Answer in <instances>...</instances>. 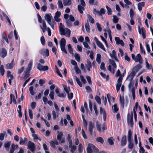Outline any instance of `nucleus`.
I'll return each instance as SVG.
<instances>
[{"label": "nucleus", "instance_id": "20e7f679", "mask_svg": "<svg viewBox=\"0 0 153 153\" xmlns=\"http://www.w3.org/2000/svg\"><path fill=\"white\" fill-rule=\"evenodd\" d=\"M33 62V61L32 60H30L29 61L28 65L27 67L26 68L25 72L26 74L25 75V77H26V78L28 77L29 75V73H30L32 68Z\"/></svg>", "mask_w": 153, "mask_h": 153}, {"label": "nucleus", "instance_id": "603ef678", "mask_svg": "<svg viewBox=\"0 0 153 153\" xmlns=\"http://www.w3.org/2000/svg\"><path fill=\"white\" fill-rule=\"evenodd\" d=\"M28 112H29V115L30 118L31 119H33V112H32V110L31 109H29L28 110Z\"/></svg>", "mask_w": 153, "mask_h": 153}, {"label": "nucleus", "instance_id": "6ab92c4d", "mask_svg": "<svg viewBox=\"0 0 153 153\" xmlns=\"http://www.w3.org/2000/svg\"><path fill=\"white\" fill-rule=\"evenodd\" d=\"M19 143L20 145H24L25 144H26L27 142V139L25 137L23 139L21 137Z\"/></svg>", "mask_w": 153, "mask_h": 153}, {"label": "nucleus", "instance_id": "e2e57ef3", "mask_svg": "<svg viewBox=\"0 0 153 153\" xmlns=\"http://www.w3.org/2000/svg\"><path fill=\"white\" fill-rule=\"evenodd\" d=\"M14 144H12L11 146V147L10 150V153H13L15 149H16L14 147Z\"/></svg>", "mask_w": 153, "mask_h": 153}, {"label": "nucleus", "instance_id": "72a5a7b5", "mask_svg": "<svg viewBox=\"0 0 153 153\" xmlns=\"http://www.w3.org/2000/svg\"><path fill=\"white\" fill-rule=\"evenodd\" d=\"M132 134L131 132V130H129L128 131V141H131Z\"/></svg>", "mask_w": 153, "mask_h": 153}, {"label": "nucleus", "instance_id": "f704fd0d", "mask_svg": "<svg viewBox=\"0 0 153 153\" xmlns=\"http://www.w3.org/2000/svg\"><path fill=\"white\" fill-rule=\"evenodd\" d=\"M58 134L57 136V138L59 141H60L61 140L62 137L63 135V134L62 132H59V131L57 132Z\"/></svg>", "mask_w": 153, "mask_h": 153}, {"label": "nucleus", "instance_id": "f3484780", "mask_svg": "<svg viewBox=\"0 0 153 153\" xmlns=\"http://www.w3.org/2000/svg\"><path fill=\"white\" fill-rule=\"evenodd\" d=\"M14 65V59H13L10 63H8L6 64V67L7 69H12Z\"/></svg>", "mask_w": 153, "mask_h": 153}, {"label": "nucleus", "instance_id": "cd10ccee", "mask_svg": "<svg viewBox=\"0 0 153 153\" xmlns=\"http://www.w3.org/2000/svg\"><path fill=\"white\" fill-rule=\"evenodd\" d=\"M74 79H75L78 85L80 87H82V84L80 82L79 79L75 76H74Z\"/></svg>", "mask_w": 153, "mask_h": 153}, {"label": "nucleus", "instance_id": "a19ab883", "mask_svg": "<svg viewBox=\"0 0 153 153\" xmlns=\"http://www.w3.org/2000/svg\"><path fill=\"white\" fill-rule=\"evenodd\" d=\"M96 140L100 143L102 144L104 143V141L103 138L101 137H99L96 138Z\"/></svg>", "mask_w": 153, "mask_h": 153}, {"label": "nucleus", "instance_id": "69168bd1", "mask_svg": "<svg viewBox=\"0 0 153 153\" xmlns=\"http://www.w3.org/2000/svg\"><path fill=\"white\" fill-rule=\"evenodd\" d=\"M68 50L70 53H72L73 52V49L71 47V44H69L68 45Z\"/></svg>", "mask_w": 153, "mask_h": 153}, {"label": "nucleus", "instance_id": "5701e85b", "mask_svg": "<svg viewBox=\"0 0 153 153\" xmlns=\"http://www.w3.org/2000/svg\"><path fill=\"white\" fill-rule=\"evenodd\" d=\"M84 7L82 6L81 5H79L77 6L78 10L81 14L83 13V11L85 10V8Z\"/></svg>", "mask_w": 153, "mask_h": 153}, {"label": "nucleus", "instance_id": "2eb2a0df", "mask_svg": "<svg viewBox=\"0 0 153 153\" xmlns=\"http://www.w3.org/2000/svg\"><path fill=\"white\" fill-rule=\"evenodd\" d=\"M11 144V141L6 142L4 144V146L5 148L6 151H8L9 150V147Z\"/></svg>", "mask_w": 153, "mask_h": 153}, {"label": "nucleus", "instance_id": "774afa93", "mask_svg": "<svg viewBox=\"0 0 153 153\" xmlns=\"http://www.w3.org/2000/svg\"><path fill=\"white\" fill-rule=\"evenodd\" d=\"M80 78L81 79V81L82 82V83L84 84L86 82V80L85 78L84 77V76L82 75H81L80 76Z\"/></svg>", "mask_w": 153, "mask_h": 153}, {"label": "nucleus", "instance_id": "13d9d810", "mask_svg": "<svg viewBox=\"0 0 153 153\" xmlns=\"http://www.w3.org/2000/svg\"><path fill=\"white\" fill-rule=\"evenodd\" d=\"M54 92L53 91H51L49 94V96L51 99L53 100L54 99Z\"/></svg>", "mask_w": 153, "mask_h": 153}, {"label": "nucleus", "instance_id": "37998d69", "mask_svg": "<svg viewBox=\"0 0 153 153\" xmlns=\"http://www.w3.org/2000/svg\"><path fill=\"white\" fill-rule=\"evenodd\" d=\"M58 8L60 9H62L63 7V6L62 3V1L59 0L58 1Z\"/></svg>", "mask_w": 153, "mask_h": 153}, {"label": "nucleus", "instance_id": "c03bdc74", "mask_svg": "<svg viewBox=\"0 0 153 153\" xmlns=\"http://www.w3.org/2000/svg\"><path fill=\"white\" fill-rule=\"evenodd\" d=\"M74 69L76 71V74H81V71L79 69V68L77 66L75 67L74 68Z\"/></svg>", "mask_w": 153, "mask_h": 153}, {"label": "nucleus", "instance_id": "7c9ffc66", "mask_svg": "<svg viewBox=\"0 0 153 153\" xmlns=\"http://www.w3.org/2000/svg\"><path fill=\"white\" fill-rule=\"evenodd\" d=\"M69 147L71 149L70 152L71 153H74V151L77 148L76 146L75 145L69 146Z\"/></svg>", "mask_w": 153, "mask_h": 153}, {"label": "nucleus", "instance_id": "864d4df0", "mask_svg": "<svg viewBox=\"0 0 153 153\" xmlns=\"http://www.w3.org/2000/svg\"><path fill=\"white\" fill-rule=\"evenodd\" d=\"M105 7L108 11V14L109 15L111 14L112 13L111 9L107 5H106Z\"/></svg>", "mask_w": 153, "mask_h": 153}, {"label": "nucleus", "instance_id": "bb28decb", "mask_svg": "<svg viewBox=\"0 0 153 153\" xmlns=\"http://www.w3.org/2000/svg\"><path fill=\"white\" fill-rule=\"evenodd\" d=\"M4 137H7V134L5 131H4L3 133L0 134V140H3Z\"/></svg>", "mask_w": 153, "mask_h": 153}, {"label": "nucleus", "instance_id": "052dcab7", "mask_svg": "<svg viewBox=\"0 0 153 153\" xmlns=\"http://www.w3.org/2000/svg\"><path fill=\"white\" fill-rule=\"evenodd\" d=\"M105 63L104 62H102L101 63L100 66V68L101 70H103L104 71H106V68L105 67Z\"/></svg>", "mask_w": 153, "mask_h": 153}, {"label": "nucleus", "instance_id": "473e14b6", "mask_svg": "<svg viewBox=\"0 0 153 153\" xmlns=\"http://www.w3.org/2000/svg\"><path fill=\"white\" fill-rule=\"evenodd\" d=\"M114 140L113 138L112 137H111L110 138H108L107 140L108 143L109 144L111 145H113L114 144Z\"/></svg>", "mask_w": 153, "mask_h": 153}, {"label": "nucleus", "instance_id": "6e6d98bb", "mask_svg": "<svg viewBox=\"0 0 153 153\" xmlns=\"http://www.w3.org/2000/svg\"><path fill=\"white\" fill-rule=\"evenodd\" d=\"M107 97L108 99V100L109 102H110V100L112 99L113 100V102H114L115 101V98L113 97H111L110 95L109 94H108L107 95Z\"/></svg>", "mask_w": 153, "mask_h": 153}, {"label": "nucleus", "instance_id": "ea45409f", "mask_svg": "<svg viewBox=\"0 0 153 153\" xmlns=\"http://www.w3.org/2000/svg\"><path fill=\"white\" fill-rule=\"evenodd\" d=\"M110 63L112 65L114 68H117V65L115 62L112 59H109Z\"/></svg>", "mask_w": 153, "mask_h": 153}, {"label": "nucleus", "instance_id": "9d476101", "mask_svg": "<svg viewBox=\"0 0 153 153\" xmlns=\"http://www.w3.org/2000/svg\"><path fill=\"white\" fill-rule=\"evenodd\" d=\"M135 61L136 62H139L140 64L142 63L143 59L140 53L138 54L135 57Z\"/></svg>", "mask_w": 153, "mask_h": 153}, {"label": "nucleus", "instance_id": "f03ea898", "mask_svg": "<svg viewBox=\"0 0 153 153\" xmlns=\"http://www.w3.org/2000/svg\"><path fill=\"white\" fill-rule=\"evenodd\" d=\"M87 151L88 153H92V151L95 153H99V151L98 149L93 145L91 144H89L87 148Z\"/></svg>", "mask_w": 153, "mask_h": 153}, {"label": "nucleus", "instance_id": "bf43d9fd", "mask_svg": "<svg viewBox=\"0 0 153 153\" xmlns=\"http://www.w3.org/2000/svg\"><path fill=\"white\" fill-rule=\"evenodd\" d=\"M29 91L31 95H33L34 94V93L33 91V86H30V87Z\"/></svg>", "mask_w": 153, "mask_h": 153}, {"label": "nucleus", "instance_id": "1a4fd4ad", "mask_svg": "<svg viewBox=\"0 0 153 153\" xmlns=\"http://www.w3.org/2000/svg\"><path fill=\"white\" fill-rule=\"evenodd\" d=\"M7 55V52L6 49L4 48L0 49V56L4 58Z\"/></svg>", "mask_w": 153, "mask_h": 153}, {"label": "nucleus", "instance_id": "0e129e2a", "mask_svg": "<svg viewBox=\"0 0 153 153\" xmlns=\"http://www.w3.org/2000/svg\"><path fill=\"white\" fill-rule=\"evenodd\" d=\"M40 40L42 44L43 45H45V40L44 37L43 36H42L41 37Z\"/></svg>", "mask_w": 153, "mask_h": 153}, {"label": "nucleus", "instance_id": "aec40b11", "mask_svg": "<svg viewBox=\"0 0 153 153\" xmlns=\"http://www.w3.org/2000/svg\"><path fill=\"white\" fill-rule=\"evenodd\" d=\"M120 102L122 107L123 108L124 107V98L123 97H121L120 95Z\"/></svg>", "mask_w": 153, "mask_h": 153}, {"label": "nucleus", "instance_id": "2f4dec72", "mask_svg": "<svg viewBox=\"0 0 153 153\" xmlns=\"http://www.w3.org/2000/svg\"><path fill=\"white\" fill-rule=\"evenodd\" d=\"M97 44L99 47L104 50V51H106L103 45L100 41L97 43Z\"/></svg>", "mask_w": 153, "mask_h": 153}, {"label": "nucleus", "instance_id": "7ed1b4c3", "mask_svg": "<svg viewBox=\"0 0 153 153\" xmlns=\"http://www.w3.org/2000/svg\"><path fill=\"white\" fill-rule=\"evenodd\" d=\"M127 121L128 125L131 126V127H132L133 125V114L132 111L130 115L128 113L127 117Z\"/></svg>", "mask_w": 153, "mask_h": 153}, {"label": "nucleus", "instance_id": "4d7b16f0", "mask_svg": "<svg viewBox=\"0 0 153 153\" xmlns=\"http://www.w3.org/2000/svg\"><path fill=\"white\" fill-rule=\"evenodd\" d=\"M119 19L116 16H113V22L114 23H116L118 22Z\"/></svg>", "mask_w": 153, "mask_h": 153}, {"label": "nucleus", "instance_id": "a18cd8bd", "mask_svg": "<svg viewBox=\"0 0 153 153\" xmlns=\"http://www.w3.org/2000/svg\"><path fill=\"white\" fill-rule=\"evenodd\" d=\"M129 15L131 19H133L134 16V13L133 10L132 8L130 9L129 11Z\"/></svg>", "mask_w": 153, "mask_h": 153}, {"label": "nucleus", "instance_id": "09e8293b", "mask_svg": "<svg viewBox=\"0 0 153 153\" xmlns=\"http://www.w3.org/2000/svg\"><path fill=\"white\" fill-rule=\"evenodd\" d=\"M138 31H139V33L140 34H141V32H142V33H146V32L145 30L144 27L141 28V30H140V27H138Z\"/></svg>", "mask_w": 153, "mask_h": 153}, {"label": "nucleus", "instance_id": "c85d7f7f", "mask_svg": "<svg viewBox=\"0 0 153 153\" xmlns=\"http://www.w3.org/2000/svg\"><path fill=\"white\" fill-rule=\"evenodd\" d=\"M63 87L64 88V91L66 92L67 94H68V93L70 91V89L69 87H67L66 85H64L63 84L62 85Z\"/></svg>", "mask_w": 153, "mask_h": 153}, {"label": "nucleus", "instance_id": "e433bc0d", "mask_svg": "<svg viewBox=\"0 0 153 153\" xmlns=\"http://www.w3.org/2000/svg\"><path fill=\"white\" fill-rule=\"evenodd\" d=\"M112 109L114 113L117 112L118 110V108L117 107V105L116 104H115L113 107H112Z\"/></svg>", "mask_w": 153, "mask_h": 153}, {"label": "nucleus", "instance_id": "58836bf2", "mask_svg": "<svg viewBox=\"0 0 153 153\" xmlns=\"http://www.w3.org/2000/svg\"><path fill=\"white\" fill-rule=\"evenodd\" d=\"M79 153H81L83 150V146L81 143L79 144L78 148Z\"/></svg>", "mask_w": 153, "mask_h": 153}, {"label": "nucleus", "instance_id": "39448f33", "mask_svg": "<svg viewBox=\"0 0 153 153\" xmlns=\"http://www.w3.org/2000/svg\"><path fill=\"white\" fill-rule=\"evenodd\" d=\"M27 146V148L32 152L34 153L36 149L34 143L32 142L31 141H29L28 142Z\"/></svg>", "mask_w": 153, "mask_h": 153}, {"label": "nucleus", "instance_id": "ddd939ff", "mask_svg": "<svg viewBox=\"0 0 153 153\" xmlns=\"http://www.w3.org/2000/svg\"><path fill=\"white\" fill-rule=\"evenodd\" d=\"M50 143L51 146L55 149H56L55 145H59V143L56 140L54 141H51L50 142Z\"/></svg>", "mask_w": 153, "mask_h": 153}, {"label": "nucleus", "instance_id": "4be33fe9", "mask_svg": "<svg viewBox=\"0 0 153 153\" xmlns=\"http://www.w3.org/2000/svg\"><path fill=\"white\" fill-rule=\"evenodd\" d=\"M60 47L62 46H65L66 41V40L64 38H62L61 39V40L59 41Z\"/></svg>", "mask_w": 153, "mask_h": 153}, {"label": "nucleus", "instance_id": "4c0bfd02", "mask_svg": "<svg viewBox=\"0 0 153 153\" xmlns=\"http://www.w3.org/2000/svg\"><path fill=\"white\" fill-rule=\"evenodd\" d=\"M85 28L86 31L88 33H89L90 30V26L89 24L88 23V22L87 21V23H86L85 24Z\"/></svg>", "mask_w": 153, "mask_h": 153}, {"label": "nucleus", "instance_id": "f257e3e1", "mask_svg": "<svg viewBox=\"0 0 153 153\" xmlns=\"http://www.w3.org/2000/svg\"><path fill=\"white\" fill-rule=\"evenodd\" d=\"M59 30L61 35H65L66 34V36L69 37L71 33L70 30L68 28H65L64 25L62 23L59 24Z\"/></svg>", "mask_w": 153, "mask_h": 153}, {"label": "nucleus", "instance_id": "a878e982", "mask_svg": "<svg viewBox=\"0 0 153 153\" xmlns=\"http://www.w3.org/2000/svg\"><path fill=\"white\" fill-rule=\"evenodd\" d=\"M101 59V55L99 53H98L97 55V58H96V61L98 64H100Z\"/></svg>", "mask_w": 153, "mask_h": 153}, {"label": "nucleus", "instance_id": "8fccbe9b", "mask_svg": "<svg viewBox=\"0 0 153 153\" xmlns=\"http://www.w3.org/2000/svg\"><path fill=\"white\" fill-rule=\"evenodd\" d=\"M128 147L130 149H132L134 146L133 143L131 141H128Z\"/></svg>", "mask_w": 153, "mask_h": 153}, {"label": "nucleus", "instance_id": "f8f14e48", "mask_svg": "<svg viewBox=\"0 0 153 153\" xmlns=\"http://www.w3.org/2000/svg\"><path fill=\"white\" fill-rule=\"evenodd\" d=\"M126 135H124L122 137L121 139L120 145L121 146H123L126 145Z\"/></svg>", "mask_w": 153, "mask_h": 153}, {"label": "nucleus", "instance_id": "dca6fc26", "mask_svg": "<svg viewBox=\"0 0 153 153\" xmlns=\"http://www.w3.org/2000/svg\"><path fill=\"white\" fill-rule=\"evenodd\" d=\"M145 6V2H139L137 4V8L139 11H141L142 9V7Z\"/></svg>", "mask_w": 153, "mask_h": 153}, {"label": "nucleus", "instance_id": "79ce46f5", "mask_svg": "<svg viewBox=\"0 0 153 153\" xmlns=\"http://www.w3.org/2000/svg\"><path fill=\"white\" fill-rule=\"evenodd\" d=\"M74 57L76 60L77 62H79L80 61V57L79 54L77 53H75L74 54Z\"/></svg>", "mask_w": 153, "mask_h": 153}, {"label": "nucleus", "instance_id": "49530a36", "mask_svg": "<svg viewBox=\"0 0 153 153\" xmlns=\"http://www.w3.org/2000/svg\"><path fill=\"white\" fill-rule=\"evenodd\" d=\"M100 74L103 78H105L106 80H108V79L109 78L108 75H106L105 74L102 72H101L100 73Z\"/></svg>", "mask_w": 153, "mask_h": 153}, {"label": "nucleus", "instance_id": "412c9836", "mask_svg": "<svg viewBox=\"0 0 153 153\" xmlns=\"http://www.w3.org/2000/svg\"><path fill=\"white\" fill-rule=\"evenodd\" d=\"M142 68V66L140 64H138L134 67L133 69V70L136 73H137L138 71Z\"/></svg>", "mask_w": 153, "mask_h": 153}, {"label": "nucleus", "instance_id": "6e6552de", "mask_svg": "<svg viewBox=\"0 0 153 153\" xmlns=\"http://www.w3.org/2000/svg\"><path fill=\"white\" fill-rule=\"evenodd\" d=\"M61 15V13L60 11H57L55 13V15L54 16L55 20L56 22H59L60 21V19L59 17Z\"/></svg>", "mask_w": 153, "mask_h": 153}, {"label": "nucleus", "instance_id": "de8ad7c7", "mask_svg": "<svg viewBox=\"0 0 153 153\" xmlns=\"http://www.w3.org/2000/svg\"><path fill=\"white\" fill-rule=\"evenodd\" d=\"M0 71L1 75L2 76L4 74V66L3 65H1Z\"/></svg>", "mask_w": 153, "mask_h": 153}, {"label": "nucleus", "instance_id": "423d86ee", "mask_svg": "<svg viewBox=\"0 0 153 153\" xmlns=\"http://www.w3.org/2000/svg\"><path fill=\"white\" fill-rule=\"evenodd\" d=\"M45 19L47 21L48 24L51 22V21L53 19L51 13H46L44 16Z\"/></svg>", "mask_w": 153, "mask_h": 153}, {"label": "nucleus", "instance_id": "393cba45", "mask_svg": "<svg viewBox=\"0 0 153 153\" xmlns=\"http://www.w3.org/2000/svg\"><path fill=\"white\" fill-rule=\"evenodd\" d=\"M128 80L130 81V83L129 84L128 87L129 90H131H131L132 89V88H134V87H133V86L134 84V82L132 80Z\"/></svg>", "mask_w": 153, "mask_h": 153}, {"label": "nucleus", "instance_id": "c756f323", "mask_svg": "<svg viewBox=\"0 0 153 153\" xmlns=\"http://www.w3.org/2000/svg\"><path fill=\"white\" fill-rule=\"evenodd\" d=\"M87 16L89 22L91 23L94 24V20L92 18L91 16L89 14H87Z\"/></svg>", "mask_w": 153, "mask_h": 153}, {"label": "nucleus", "instance_id": "b1692460", "mask_svg": "<svg viewBox=\"0 0 153 153\" xmlns=\"http://www.w3.org/2000/svg\"><path fill=\"white\" fill-rule=\"evenodd\" d=\"M71 0H63V3L64 6H69L71 4Z\"/></svg>", "mask_w": 153, "mask_h": 153}, {"label": "nucleus", "instance_id": "3c124183", "mask_svg": "<svg viewBox=\"0 0 153 153\" xmlns=\"http://www.w3.org/2000/svg\"><path fill=\"white\" fill-rule=\"evenodd\" d=\"M2 37L6 41V42L8 43V40L7 38V35L5 33H4L2 34Z\"/></svg>", "mask_w": 153, "mask_h": 153}, {"label": "nucleus", "instance_id": "9b49d317", "mask_svg": "<svg viewBox=\"0 0 153 153\" xmlns=\"http://www.w3.org/2000/svg\"><path fill=\"white\" fill-rule=\"evenodd\" d=\"M115 39L117 44H120L122 46H124L125 44L124 42L122 40L120 39L119 37H115Z\"/></svg>", "mask_w": 153, "mask_h": 153}, {"label": "nucleus", "instance_id": "5fc2aeb1", "mask_svg": "<svg viewBox=\"0 0 153 153\" xmlns=\"http://www.w3.org/2000/svg\"><path fill=\"white\" fill-rule=\"evenodd\" d=\"M95 99L97 103L100 105L101 104V99L100 97L97 96H96L95 97Z\"/></svg>", "mask_w": 153, "mask_h": 153}, {"label": "nucleus", "instance_id": "0eeeda50", "mask_svg": "<svg viewBox=\"0 0 153 153\" xmlns=\"http://www.w3.org/2000/svg\"><path fill=\"white\" fill-rule=\"evenodd\" d=\"M122 79V77L121 76H120L117 80V83L116 86V90L117 92L120 89L121 85Z\"/></svg>", "mask_w": 153, "mask_h": 153}, {"label": "nucleus", "instance_id": "680f3d73", "mask_svg": "<svg viewBox=\"0 0 153 153\" xmlns=\"http://www.w3.org/2000/svg\"><path fill=\"white\" fill-rule=\"evenodd\" d=\"M66 23L67 27H70L72 25V23L69 20H66Z\"/></svg>", "mask_w": 153, "mask_h": 153}, {"label": "nucleus", "instance_id": "338daca9", "mask_svg": "<svg viewBox=\"0 0 153 153\" xmlns=\"http://www.w3.org/2000/svg\"><path fill=\"white\" fill-rule=\"evenodd\" d=\"M83 44L84 45V47L87 48L88 49H90L91 48L89 46L88 43L87 42H84L83 43Z\"/></svg>", "mask_w": 153, "mask_h": 153}, {"label": "nucleus", "instance_id": "c9c22d12", "mask_svg": "<svg viewBox=\"0 0 153 153\" xmlns=\"http://www.w3.org/2000/svg\"><path fill=\"white\" fill-rule=\"evenodd\" d=\"M96 125L98 131L99 132H100L101 131V124L99 123L98 121H97L96 122Z\"/></svg>", "mask_w": 153, "mask_h": 153}, {"label": "nucleus", "instance_id": "4468645a", "mask_svg": "<svg viewBox=\"0 0 153 153\" xmlns=\"http://www.w3.org/2000/svg\"><path fill=\"white\" fill-rule=\"evenodd\" d=\"M94 128V125L93 123L91 121L89 122V131L91 135L93 134V129Z\"/></svg>", "mask_w": 153, "mask_h": 153}, {"label": "nucleus", "instance_id": "a211bd4d", "mask_svg": "<svg viewBox=\"0 0 153 153\" xmlns=\"http://www.w3.org/2000/svg\"><path fill=\"white\" fill-rule=\"evenodd\" d=\"M136 73L132 70V71L128 75V77L127 78V79L133 80V78Z\"/></svg>", "mask_w": 153, "mask_h": 153}]
</instances>
